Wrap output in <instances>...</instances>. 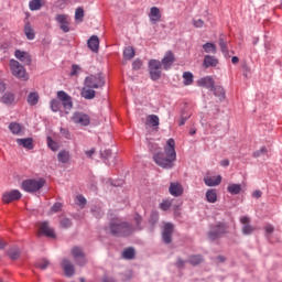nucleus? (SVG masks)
<instances>
[{"mask_svg": "<svg viewBox=\"0 0 282 282\" xmlns=\"http://www.w3.org/2000/svg\"><path fill=\"white\" fill-rule=\"evenodd\" d=\"M133 221L135 224L134 230H142V216L135 214L133 217Z\"/></svg>", "mask_w": 282, "mask_h": 282, "instance_id": "obj_42", "label": "nucleus"}, {"mask_svg": "<svg viewBox=\"0 0 282 282\" xmlns=\"http://www.w3.org/2000/svg\"><path fill=\"white\" fill-rule=\"evenodd\" d=\"M61 208H63V205L61 203H55L52 207H51V213H58V210H61Z\"/></svg>", "mask_w": 282, "mask_h": 282, "instance_id": "obj_53", "label": "nucleus"}, {"mask_svg": "<svg viewBox=\"0 0 282 282\" xmlns=\"http://www.w3.org/2000/svg\"><path fill=\"white\" fill-rule=\"evenodd\" d=\"M220 166H230V161L228 159L223 160Z\"/></svg>", "mask_w": 282, "mask_h": 282, "instance_id": "obj_62", "label": "nucleus"}, {"mask_svg": "<svg viewBox=\"0 0 282 282\" xmlns=\"http://www.w3.org/2000/svg\"><path fill=\"white\" fill-rule=\"evenodd\" d=\"M11 74L19 78L20 80H28V73L25 72V67L19 63L17 59H11L9 63Z\"/></svg>", "mask_w": 282, "mask_h": 282, "instance_id": "obj_4", "label": "nucleus"}, {"mask_svg": "<svg viewBox=\"0 0 282 282\" xmlns=\"http://www.w3.org/2000/svg\"><path fill=\"white\" fill-rule=\"evenodd\" d=\"M29 8L32 11L41 10V8H43V0H31Z\"/></svg>", "mask_w": 282, "mask_h": 282, "instance_id": "obj_36", "label": "nucleus"}, {"mask_svg": "<svg viewBox=\"0 0 282 282\" xmlns=\"http://www.w3.org/2000/svg\"><path fill=\"white\" fill-rule=\"evenodd\" d=\"M51 109L52 111H61V101L58 99L51 100Z\"/></svg>", "mask_w": 282, "mask_h": 282, "instance_id": "obj_45", "label": "nucleus"}, {"mask_svg": "<svg viewBox=\"0 0 282 282\" xmlns=\"http://www.w3.org/2000/svg\"><path fill=\"white\" fill-rule=\"evenodd\" d=\"M45 186L44 178H28L22 182V191L25 193H36Z\"/></svg>", "mask_w": 282, "mask_h": 282, "instance_id": "obj_3", "label": "nucleus"}, {"mask_svg": "<svg viewBox=\"0 0 282 282\" xmlns=\"http://www.w3.org/2000/svg\"><path fill=\"white\" fill-rule=\"evenodd\" d=\"M23 32L28 41H34V39H36V32H34V28L32 26V23H30V21L25 22Z\"/></svg>", "mask_w": 282, "mask_h": 282, "instance_id": "obj_18", "label": "nucleus"}, {"mask_svg": "<svg viewBox=\"0 0 282 282\" xmlns=\"http://www.w3.org/2000/svg\"><path fill=\"white\" fill-rule=\"evenodd\" d=\"M203 50L206 54H217V46L210 42L205 43L203 45Z\"/></svg>", "mask_w": 282, "mask_h": 282, "instance_id": "obj_34", "label": "nucleus"}, {"mask_svg": "<svg viewBox=\"0 0 282 282\" xmlns=\"http://www.w3.org/2000/svg\"><path fill=\"white\" fill-rule=\"evenodd\" d=\"M163 241L164 243H171L173 240V224L166 223L163 227V232H162Z\"/></svg>", "mask_w": 282, "mask_h": 282, "instance_id": "obj_13", "label": "nucleus"}, {"mask_svg": "<svg viewBox=\"0 0 282 282\" xmlns=\"http://www.w3.org/2000/svg\"><path fill=\"white\" fill-rule=\"evenodd\" d=\"M164 152L166 156H164L163 152H158L153 155V161L158 166H161V169L171 170L175 166L174 162L177 160L174 139L167 140L166 145L164 147Z\"/></svg>", "mask_w": 282, "mask_h": 282, "instance_id": "obj_1", "label": "nucleus"}, {"mask_svg": "<svg viewBox=\"0 0 282 282\" xmlns=\"http://www.w3.org/2000/svg\"><path fill=\"white\" fill-rule=\"evenodd\" d=\"M72 256L74 257L75 261H77L78 265H87V258L85 257V252L79 247H74L72 249Z\"/></svg>", "mask_w": 282, "mask_h": 282, "instance_id": "obj_11", "label": "nucleus"}, {"mask_svg": "<svg viewBox=\"0 0 282 282\" xmlns=\"http://www.w3.org/2000/svg\"><path fill=\"white\" fill-rule=\"evenodd\" d=\"M15 142L19 147H23V149H28L29 151L34 149V139L32 138L17 139Z\"/></svg>", "mask_w": 282, "mask_h": 282, "instance_id": "obj_19", "label": "nucleus"}, {"mask_svg": "<svg viewBox=\"0 0 282 282\" xmlns=\"http://www.w3.org/2000/svg\"><path fill=\"white\" fill-rule=\"evenodd\" d=\"M228 231V226L224 224L216 225L208 234V237L212 241H215V239H219L221 235H226Z\"/></svg>", "mask_w": 282, "mask_h": 282, "instance_id": "obj_9", "label": "nucleus"}, {"mask_svg": "<svg viewBox=\"0 0 282 282\" xmlns=\"http://www.w3.org/2000/svg\"><path fill=\"white\" fill-rule=\"evenodd\" d=\"M183 79H184V85H193V73L191 72H185L183 74Z\"/></svg>", "mask_w": 282, "mask_h": 282, "instance_id": "obj_41", "label": "nucleus"}, {"mask_svg": "<svg viewBox=\"0 0 282 282\" xmlns=\"http://www.w3.org/2000/svg\"><path fill=\"white\" fill-rule=\"evenodd\" d=\"M57 160L62 164H67V162H69V151H66V150L59 151L57 154Z\"/></svg>", "mask_w": 282, "mask_h": 282, "instance_id": "obj_31", "label": "nucleus"}, {"mask_svg": "<svg viewBox=\"0 0 282 282\" xmlns=\"http://www.w3.org/2000/svg\"><path fill=\"white\" fill-rule=\"evenodd\" d=\"M9 130L11 131V133H13V135H21V132L23 131V127H21L17 122H11L9 124Z\"/></svg>", "mask_w": 282, "mask_h": 282, "instance_id": "obj_32", "label": "nucleus"}, {"mask_svg": "<svg viewBox=\"0 0 282 282\" xmlns=\"http://www.w3.org/2000/svg\"><path fill=\"white\" fill-rule=\"evenodd\" d=\"M57 3L59 8H63V6H67L69 3V0H57Z\"/></svg>", "mask_w": 282, "mask_h": 282, "instance_id": "obj_61", "label": "nucleus"}, {"mask_svg": "<svg viewBox=\"0 0 282 282\" xmlns=\"http://www.w3.org/2000/svg\"><path fill=\"white\" fill-rule=\"evenodd\" d=\"M240 224H242V234L252 235L254 232V227H252V225H250V217L242 216L240 218Z\"/></svg>", "mask_w": 282, "mask_h": 282, "instance_id": "obj_14", "label": "nucleus"}, {"mask_svg": "<svg viewBox=\"0 0 282 282\" xmlns=\"http://www.w3.org/2000/svg\"><path fill=\"white\" fill-rule=\"evenodd\" d=\"M169 191H170V194L173 195V197H180L184 193V188L180 183H171Z\"/></svg>", "mask_w": 282, "mask_h": 282, "instance_id": "obj_24", "label": "nucleus"}, {"mask_svg": "<svg viewBox=\"0 0 282 282\" xmlns=\"http://www.w3.org/2000/svg\"><path fill=\"white\" fill-rule=\"evenodd\" d=\"M198 87H206V89H213L215 87V80L213 77L207 76L197 80Z\"/></svg>", "mask_w": 282, "mask_h": 282, "instance_id": "obj_22", "label": "nucleus"}, {"mask_svg": "<svg viewBox=\"0 0 282 282\" xmlns=\"http://www.w3.org/2000/svg\"><path fill=\"white\" fill-rule=\"evenodd\" d=\"M35 267L39 268L40 270H47V268L50 267V261L43 259L42 261L35 263Z\"/></svg>", "mask_w": 282, "mask_h": 282, "instance_id": "obj_47", "label": "nucleus"}, {"mask_svg": "<svg viewBox=\"0 0 282 282\" xmlns=\"http://www.w3.org/2000/svg\"><path fill=\"white\" fill-rule=\"evenodd\" d=\"M264 230L267 235H272L274 232V227L272 225H267Z\"/></svg>", "mask_w": 282, "mask_h": 282, "instance_id": "obj_58", "label": "nucleus"}, {"mask_svg": "<svg viewBox=\"0 0 282 282\" xmlns=\"http://www.w3.org/2000/svg\"><path fill=\"white\" fill-rule=\"evenodd\" d=\"M161 210H169L171 208V202L170 200H164L160 204Z\"/></svg>", "mask_w": 282, "mask_h": 282, "instance_id": "obj_51", "label": "nucleus"}, {"mask_svg": "<svg viewBox=\"0 0 282 282\" xmlns=\"http://www.w3.org/2000/svg\"><path fill=\"white\" fill-rule=\"evenodd\" d=\"M145 124L153 127V129H158V127H160V117L156 115H149L145 119Z\"/></svg>", "mask_w": 282, "mask_h": 282, "instance_id": "obj_27", "label": "nucleus"}, {"mask_svg": "<svg viewBox=\"0 0 282 282\" xmlns=\"http://www.w3.org/2000/svg\"><path fill=\"white\" fill-rule=\"evenodd\" d=\"M86 87H90L91 89H100V87H105V77L102 74L89 75L85 78Z\"/></svg>", "mask_w": 282, "mask_h": 282, "instance_id": "obj_5", "label": "nucleus"}, {"mask_svg": "<svg viewBox=\"0 0 282 282\" xmlns=\"http://www.w3.org/2000/svg\"><path fill=\"white\" fill-rule=\"evenodd\" d=\"M162 62L158 59H151L149 62V70L150 76L152 80H160V77L162 76Z\"/></svg>", "mask_w": 282, "mask_h": 282, "instance_id": "obj_7", "label": "nucleus"}, {"mask_svg": "<svg viewBox=\"0 0 282 282\" xmlns=\"http://www.w3.org/2000/svg\"><path fill=\"white\" fill-rule=\"evenodd\" d=\"M210 91H213L218 98H226V93L221 86H214Z\"/></svg>", "mask_w": 282, "mask_h": 282, "instance_id": "obj_37", "label": "nucleus"}, {"mask_svg": "<svg viewBox=\"0 0 282 282\" xmlns=\"http://www.w3.org/2000/svg\"><path fill=\"white\" fill-rule=\"evenodd\" d=\"M23 197V194L19 192V189H12L10 192H6L2 195V203L3 204H12V202H19Z\"/></svg>", "mask_w": 282, "mask_h": 282, "instance_id": "obj_10", "label": "nucleus"}, {"mask_svg": "<svg viewBox=\"0 0 282 282\" xmlns=\"http://www.w3.org/2000/svg\"><path fill=\"white\" fill-rule=\"evenodd\" d=\"M204 182L206 186H219L221 184V175L213 176V177H205Z\"/></svg>", "mask_w": 282, "mask_h": 282, "instance_id": "obj_29", "label": "nucleus"}, {"mask_svg": "<svg viewBox=\"0 0 282 282\" xmlns=\"http://www.w3.org/2000/svg\"><path fill=\"white\" fill-rule=\"evenodd\" d=\"M262 193L261 191L257 189L252 193V197H256V199H259L261 197Z\"/></svg>", "mask_w": 282, "mask_h": 282, "instance_id": "obj_59", "label": "nucleus"}, {"mask_svg": "<svg viewBox=\"0 0 282 282\" xmlns=\"http://www.w3.org/2000/svg\"><path fill=\"white\" fill-rule=\"evenodd\" d=\"M47 147L51 149V151H58V143L56 141H53L51 137H47Z\"/></svg>", "mask_w": 282, "mask_h": 282, "instance_id": "obj_44", "label": "nucleus"}, {"mask_svg": "<svg viewBox=\"0 0 282 282\" xmlns=\"http://www.w3.org/2000/svg\"><path fill=\"white\" fill-rule=\"evenodd\" d=\"M70 120L74 122V124H79V127H89L91 123V118H89V115L80 111L74 112Z\"/></svg>", "mask_w": 282, "mask_h": 282, "instance_id": "obj_8", "label": "nucleus"}, {"mask_svg": "<svg viewBox=\"0 0 282 282\" xmlns=\"http://www.w3.org/2000/svg\"><path fill=\"white\" fill-rule=\"evenodd\" d=\"M87 45L91 52H98L100 47V40L98 39L97 35L90 36V39L87 42Z\"/></svg>", "mask_w": 282, "mask_h": 282, "instance_id": "obj_26", "label": "nucleus"}, {"mask_svg": "<svg viewBox=\"0 0 282 282\" xmlns=\"http://www.w3.org/2000/svg\"><path fill=\"white\" fill-rule=\"evenodd\" d=\"M57 100L64 107V111L69 113L74 107V101H72V96L67 95L64 90L57 91Z\"/></svg>", "mask_w": 282, "mask_h": 282, "instance_id": "obj_6", "label": "nucleus"}, {"mask_svg": "<svg viewBox=\"0 0 282 282\" xmlns=\"http://www.w3.org/2000/svg\"><path fill=\"white\" fill-rule=\"evenodd\" d=\"M40 232H41V235H44L45 237H50L51 239L56 238V234L54 232V229H52L50 227V224H47V223H41Z\"/></svg>", "mask_w": 282, "mask_h": 282, "instance_id": "obj_16", "label": "nucleus"}, {"mask_svg": "<svg viewBox=\"0 0 282 282\" xmlns=\"http://www.w3.org/2000/svg\"><path fill=\"white\" fill-rule=\"evenodd\" d=\"M79 72H80V66L74 64V65L72 66L70 76H76Z\"/></svg>", "mask_w": 282, "mask_h": 282, "instance_id": "obj_54", "label": "nucleus"}, {"mask_svg": "<svg viewBox=\"0 0 282 282\" xmlns=\"http://www.w3.org/2000/svg\"><path fill=\"white\" fill-rule=\"evenodd\" d=\"M206 200L209 203V204H216L217 202V189H208L206 192Z\"/></svg>", "mask_w": 282, "mask_h": 282, "instance_id": "obj_30", "label": "nucleus"}, {"mask_svg": "<svg viewBox=\"0 0 282 282\" xmlns=\"http://www.w3.org/2000/svg\"><path fill=\"white\" fill-rule=\"evenodd\" d=\"M202 261H204V258H202V256H192L188 259V263H191V265H199Z\"/></svg>", "mask_w": 282, "mask_h": 282, "instance_id": "obj_39", "label": "nucleus"}, {"mask_svg": "<svg viewBox=\"0 0 282 282\" xmlns=\"http://www.w3.org/2000/svg\"><path fill=\"white\" fill-rule=\"evenodd\" d=\"M82 98H85L86 100H94V98H96V90H94L91 87H87V85L84 84L82 89Z\"/></svg>", "mask_w": 282, "mask_h": 282, "instance_id": "obj_25", "label": "nucleus"}, {"mask_svg": "<svg viewBox=\"0 0 282 282\" xmlns=\"http://www.w3.org/2000/svg\"><path fill=\"white\" fill-rule=\"evenodd\" d=\"M57 23H59V28L64 32H69V17L66 14H58L56 17Z\"/></svg>", "mask_w": 282, "mask_h": 282, "instance_id": "obj_15", "label": "nucleus"}, {"mask_svg": "<svg viewBox=\"0 0 282 282\" xmlns=\"http://www.w3.org/2000/svg\"><path fill=\"white\" fill-rule=\"evenodd\" d=\"M219 45H220L221 52H228V45H226V42L221 37L219 39Z\"/></svg>", "mask_w": 282, "mask_h": 282, "instance_id": "obj_55", "label": "nucleus"}, {"mask_svg": "<svg viewBox=\"0 0 282 282\" xmlns=\"http://www.w3.org/2000/svg\"><path fill=\"white\" fill-rule=\"evenodd\" d=\"M94 153H96V150H94V149L86 151L87 158H91V155H94Z\"/></svg>", "mask_w": 282, "mask_h": 282, "instance_id": "obj_63", "label": "nucleus"}, {"mask_svg": "<svg viewBox=\"0 0 282 282\" xmlns=\"http://www.w3.org/2000/svg\"><path fill=\"white\" fill-rule=\"evenodd\" d=\"M135 56V50H133V46H128L123 51V58L124 61H131Z\"/></svg>", "mask_w": 282, "mask_h": 282, "instance_id": "obj_33", "label": "nucleus"}, {"mask_svg": "<svg viewBox=\"0 0 282 282\" xmlns=\"http://www.w3.org/2000/svg\"><path fill=\"white\" fill-rule=\"evenodd\" d=\"M110 232L115 237H129L133 232V227L129 223L116 219L110 224Z\"/></svg>", "mask_w": 282, "mask_h": 282, "instance_id": "obj_2", "label": "nucleus"}, {"mask_svg": "<svg viewBox=\"0 0 282 282\" xmlns=\"http://www.w3.org/2000/svg\"><path fill=\"white\" fill-rule=\"evenodd\" d=\"M61 228H72V220L68 218H63L61 220Z\"/></svg>", "mask_w": 282, "mask_h": 282, "instance_id": "obj_50", "label": "nucleus"}, {"mask_svg": "<svg viewBox=\"0 0 282 282\" xmlns=\"http://www.w3.org/2000/svg\"><path fill=\"white\" fill-rule=\"evenodd\" d=\"M61 133L62 135H64V138H66L67 140H72V133L69 132V130L65 129V128H61Z\"/></svg>", "mask_w": 282, "mask_h": 282, "instance_id": "obj_52", "label": "nucleus"}, {"mask_svg": "<svg viewBox=\"0 0 282 282\" xmlns=\"http://www.w3.org/2000/svg\"><path fill=\"white\" fill-rule=\"evenodd\" d=\"M141 67H142V61L135 59V61L132 63V69H140Z\"/></svg>", "mask_w": 282, "mask_h": 282, "instance_id": "obj_57", "label": "nucleus"}, {"mask_svg": "<svg viewBox=\"0 0 282 282\" xmlns=\"http://www.w3.org/2000/svg\"><path fill=\"white\" fill-rule=\"evenodd\" d=\"M265 153H268V149L262 147L260 150L253 152V158H261V155H265Z\"/></svg>", "mask_w": 282, "mask_h": 282, "instance_id": "obj_49", "label": "nucleus"}, {"mask_svg": "<svg viewBox=\"0 0 282 282\" xmlns=\"http://www.w3.org/2000/svg\"><path fill=\"white\" fill-rule=\"evenodd\" d=\"M193 25L194 28H204V20L202 19L193 20Z\"/></svg>", "mask_w": 282, "mask_h": 282, "instance_id": "obj_56", "label": "nucleus"}, {"mask_svg": "<svg viewBox=\"0 0 282 282\" xmlns=\"http://www.w3.org/2000/svg\"><path fill=\"white\" fill-rule=\"evenodd\" d=\"M28 102L29 105H31L32 107H34V105H36L39 102V94L36 93H31L28 96Z\"/></svg>", "mask_w": 282, "mask_h": 282, "instance_id": "obj_38", "label": "nucleus"}, {"mask_svg": "<svg viewBox=\"0 0 282 282\" xmlns=\"http://www.w3.org/2000/svg\"><path fill=\"white\" fill-rule=\"evenodd\" d=\"M6 91V82L0 79V94H3Z\"/></svg>", "mask_w": 282, "mask_h": 282, "instance_id": "obj_60", "label": "nucleus"}, {"mask_svg": "<svg viewBox=\"0 0 282 282\" xmlns=\"http://www.w3.org/2000/svg\"><path fill=\"white\" fill-rule=\"evenodd\" d=\"M14 56L18 58V61H20V63H23V65H32V56L30 53L17 50L14 52Z\"/></svg>", "mask_w": 282, "mask_h": 282, "instance_id": "obj_12", "label": "nucleus"}, {"mask_svg": "<svg viewBox=\"0 0 282 282\" xmlns=\"http://www.w3.org/2000/svg\"><path fill=\"white\" fill-rule=\"evenodd\" d=\"M62 268L64 270V274L66 276H74V264L72 263V261L67 260V259H64L62 261Z\"/></svg>", "mask_w": 282, "mask_h": 282, "instance_id": "obj_20", "label": "nucleus"}, {"mask_svg": "<svg viewBox=\"0 0 282 282\" xmlns=\"http://www.w3.org/2000/svg\"><path fill=\"white\" fill-rule=\"evenodd\" d=\"M76 204H77V206L83 208L87 204V198H85V196H83V195H77L76 196Z\"/></svg>", "mask_w": 282, "mask_h": 282, "instance_id": "obj_48", "label": "nucleus"}, {"mask_svg": "<svg viewBox=\"0 0 282 282\" xmlns=\"http://www.w3.org/2000/svg\"><path fill=\"white\" fill-rule=\"evenodd\" d=\"M85 17V10L83 8H77L75 11V21H83V18Z\"/></svg>", "mask_w": 282, "mask_h": 282, "instance_id": "obj_46", "label": "nucleus"}, {"mask_svg": "<svg viewBox=\"0 0 282 282\" xmlns=\"http://www.w3.org/2000/svg\"><path fill=\"white\" fill-rule=\"evenodd\" d=\"M149 19L152 23H159L162 19V13L160 12V8L152 7L150 9Z\"/></svg>", "mask_w": 282, "mask_h": 282, "instance_id": "obj_23", "label": "nucleus"}, {"mask_svg": "<svg viewBox=\"0 0 282 282\" xmlns=\"http://www.w3.org/2000/svg\"><path fill=\"white\" fill-rule=\"evenodd\" d=\"M227 191L230 195H239L241 193V184H229Z\"/></svg>", "mask_w": 282, "mask_h": 282, "instance_id": "obj_35", "label": "nucleus"}, {"mask_svg": "<svg viewBox=\"0 0 282 282\" xmlns=\"http://www.w3.org/2000/svg\"><path fill=\"white\" fill-rule=\"evenodd\" d=\"M173 63H175V55H173V52L169 51L162 59V65L164 69H169Z\"/></svg>", "mask_w": 282, "mask_h": 282, "instance_id": "obj_21", "label": "nucleus"}, {"mask_svg": "<svg viewBox=\"0 0 282 282\" xmlns=\"http://www.w3.org/2000/svg\"><path fill=\"white\" fill-rule=\"evenodd\" d=\"M176 265L177 268H184V261L182 259H178Z\"/></svg>", "mask_w": 282, "mask_h": 282, "instance_id": "obj_64", "label": "nucleus"}, {"mask_svg": "<svg viewBox=\"0 0 282 282\" xmlns=\"http://www.w3.org/2000/svg\"><path fill=\"white\" fill-rule=\"evenodd\" d=\"M0 100L7 107L17 105V97L14 96L13 93H10V91L4 93Z\"/></svg>", "mask_w": 282, "mask_h": 282, "instance_id": "obj_17", "label": "nucleus"}, {"mask_svg": "<svg viewBox=\"0 0 282 282\" xmlns=\"http://www.w3.org/2000/svg\"><path fill=\"white\" fill-rule=\"evenodd\" d=\"M219 65V59H217L215 56L206 55L204 57V67L208 69V67H217Z\"/></svg>", "mask_w": 282, "mask_h": 282, "instance_id": "obj_28", "label": "nucleus"}, {"mask_svg": "<svg viewBox=\"0 0 282 282\" xmlns=\"http://www.w3.org/2000/svg\"><path fill=\"white\" fill-rule=\"evenodd\" d=\"M8 254L10 257V259H12V261H17V259H19V257H21V250H19V249H10L8 251Z\"/></svg>", "mask_w": 282, "mask_h": 282, "instance_id": "obj_40", "label": "nucleus"}, {"mask_svg": "<svg viewBox=\"0 0 282 282\" xmlns=\"http://www.w3.org/2000/svg\"><path fill=\"white\" fill-rule=\"evenodd\" d=\"M123 259H133L135 257V250L133 248H128L122 253Z\"/></svg>", "mask_w": 282, "mask_h": 282, "instance_id": "obj_43", "label": "nucleus"}]
</instances>
